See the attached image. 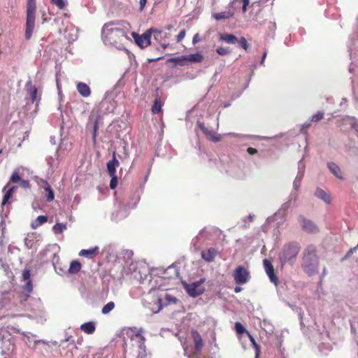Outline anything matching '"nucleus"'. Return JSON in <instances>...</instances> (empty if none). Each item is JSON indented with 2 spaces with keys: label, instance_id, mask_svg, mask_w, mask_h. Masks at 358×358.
Wrapping results in <instances>:
<instances>
[{
  "label": "nucleus",
  "instance_id": "obj_55",
  "mask_svg": "<svg viewBox=\"0 0 358 358\" xmlns=\"http://www.w3.org/2000/svg\"><path fill=\"white\" fill-rule=\"evenodd\" d=\"M292 205V203L289 201H287V202H285V203H283L281 206V209L283 210L284 211L287 210L289 208H290Z\"/></svg>",
  "mask_w": 358,
  "mask_h": 358
},
{
  "label": "nucleus",
  "instance_id": "obj_28",
  "mask_svg": "<svg viewBox=\"0 0 358 358\" xmlns=\"http://www.w3.org/2000/svg\"><path fill=\"white\" fill-rule=\"evenodd\" d=\"M21 180L22 179L19 175L18 171L15 170L10 178L9 182L3 187V192H4L6 189L10 182L17 183L20 182Z\"/></svg>",
  "mask_w": 358,
  "mask_h": 358
},
{
  "label": "nucleus",
  "instance_id": "obj_24",
  "mask_svg": "<svg viewBox=\"0 0 358 358\" xmlns=\"http://www.w3.org/2000/svg\"><path fill=\"white\" fill-rule=\"evenodd\" d=\"M185 59L186 64H187V62L199 63L203 60V56L201 54L197 52L195 54L185 55Z\"/></svg>",
  "mask_w": 358,
  "mask_h": 358
},
{
  "label": "nucleus",
  "instance_id": "obj_59",
  "mask_svg": "<svg viewBox=\"0 0 358 358\" xmlns=\"http://www.w3.org/2000/svg\"><path fill=\"white\" fill-rule=\"evenodd\" d=\"M229 135H231L233 136H236V137H238L240 138L241 139L243 140V139H245V137L244 136H241V135H239L238 134H234V133H229L228 134Z\"/></svg>",
  "mask_w": 358,
  "mask_h": 358
},
{
  "label": "nucleus",
  "instance_id": "obj_44",
  "mask_svg": "<svg viewBox=\"0 0 358 358\" xmlns=\"http://www.w3.org/2000/svg\"><path fill=\"white\" fill-rule=\"evenodd\" d=\"M306 165L303 162V159H301L298 163V173H301L302 176H304Z\"/></svg>",
  "mask_w": 358,
  "mask_h": 358
},
{
  "label": "nucleus",
  "instance_id": "obj_30",
  "mask_svg": "<svg viewBox=\"0 0 358 358\" xmlns=\"http://www.w3.org/2000/svg\"><path fill=\"white\" fill-rule=\"evenodd\" d=\"M48 221V217L45 215H39L37 217L36 220L31 223V227L33 229H36L39 226L45 223Z\"/></svg>",
  "mask_w": 358,
  "mask_h": 358
},
{
  "label": "nucleus",
  "instance_id": "obj_21",
  "mask_svg": "<svg viewBox=\"0 0 358 358\" xmlns=\"http://www.w3.org/2000/svg\"><path fill=\"white\" fill-rule=\"evenodd\" d=\"M26 90L29 92L31 96V102L34 103L37 101V89L35 86L32 85L31 81L29 80L26 84Z\"/></svg>",
  "mask_w": 358,
  "mask_h": 358
},
{
  "label": "nucleus",
  "instance_id": "obj_46",
  "mask_svg": "<svg viewBox=\"0 0 358 358\" xmlns=\"http://www.w3.org/2000/svg\"><path fill=\"white\" fill-rule=\"evenodd\" d=\"M216 52L220 55H229L230 53V50H229V48H222V47L218 48L216 50Z\"/></svg>",
  "mask_w": 358,
  "mask_h": 358
},
{
  "label": "nucleus",
  "instance_id": "obj_1",
  "mask_svg": "<svg viewBox=\"0 0 358 358\" xmlns=\"http://www.w3.org/2000/svg\"><path fill=\"white\" fill-rule=\"evenodd\" d=\"M102 40L104 44L117 47L126 38L125 31L120 24L110 22L103 25L102 28Z\"/></svg>",
  "mask_w": 358,
  "mask_h": 358
},
{
  "label": "nucleus",
  "instance_id": "obj_10",
  "mask_svg": "<svg viewBox=\"0 0 358 358\" xmlns=\"http://www.w3.org/2000/svg\"><path fill=\"white\" fill-rule=\"evenodd\" d=\"M177 301V299L173 296L167 293L165 294L164 299H157L154 302V306H157V308H151V310L152 313H159L161 310V306L162 304L169 305L171 303H176Z\"/></svg>",
  "mask_w": 358,
  "mask_h": 358
},
{
  "label": "nucleus",
  "instance_id": "obj_37",
  "mask_svg": "<svg viewBox=\"0 0 358 358\" xmlns=\"http://www.w3.org/2000/svg\"><path fill=\"white\" fill-rule=\"evenodd\" d=\"M47 192L46 199L48 202H50L55 199V194L50 187V185L44 189Z\"/></svg>",
  "mask_w": 358,
  "mask_h": 358
},
{
  "label": "nucleus",
  "instance_id": "obj_27",
  "mask_svg": "<svg viewBox=\"0 0 358 358\" xmlns=\"http://www.w3.org/2000/svg\"><path fill=\"white\" fill-rule=\"evenodd\" d=\"M152 33L154 34L155 40L159 42L168 37L167 33L163 32L162 30L157 29H154V30H152Z\"/></svg>",
  "mask_w": 358,
  "mask_h": 358
},
{
  "label": "nucleus",
  "instance_id": "obj_7",
  "mask_svg": "<svg viewBox=\"0 0 358 358\" xmlns=\"http://www.w3.org/2000/svg\"><path fill=\"white\" fill-rule=\"evenodd\" d=\"M298 221L302 230L308 234H316L319 229L317 226L310 220L306 218L303 215L298 217Z\"/></svg>",
  "mask_w": 358,
  "mask_h": 358
},
{
  "label": "nucleus",
  "instance_id": "obj_32",
  "mask_svg": "<svg viewBox=\"0 0 358 358\" xmlns=\"http://www.w3.org/2000/svg\"><path fill=\"white\" fill-rule=\"evenodd\" d=\"M67 228L66 224L64 223H57L52 227V230L55 234H60Z\"/></svg>",
  "mask_w": 358,
  "mask_h": 358
},
{
  "label": "nucleus",
  "instance_id": "obj_43",
  "mask_svg": "<svg viewBox=\"0 0 358 358\" xmlns=\"http://www.w3.org/2000/svg\"><path fill=\"white\" fill-rule=\"evenodd\" d=\"M141 338H143V341H141L138 338H136V339L134 341H136L137 346L140 349L144 350L145 348V338L142 335H141Z\"/></svg>",
  "mask_w": 358,
  "mask_h": 358
},
{
  "label": "nucleus",
  "instance_id": "obj_45",
  "mask_svg": "<svg viewBox=\"0 0 358 358\" xmlns=\"http://www.w3.org/2000/svg\"><path fill=\"white\" fill-rule=\"evenodd\" d=\"M324 117V113L321 112H317L315 115H313L311 117V122H318L321 120Z\"/></svg>",
  "mask_w": 358,
  "mask_h": 358
},
{
  "label": "nucleus",
  "instance_id": "obj_61",
  "mask_svg": "<svg viewBox=\"0 0 358 358\" xmlns=\"http://www.w3.org/2000/svg\"><path fill=\"white\" fill-rule=\"evenodd\" d=\"M266 57V52H265L263 54V55H262V59H261L260 64H262H262H264V60H265Z\"/></svg>",
  "mask_w": 358,
  "mask_h": 358
},
{
  "label": "nucleus",
  "instance_id": "obj_8",
  "mask_svg": "<svg viewBox=\"0 0 358 358\" xmlns=\"http://www.w3.org/2000/svg\"><path fill=\"white\" fill-rule=\"evenodd\" d=\"M239 1L238 0H233L231 1V3L229 4L226 10L223 12L213 13V17L216 20H226L229 19L231 17L234 16L235 13V6H236L237 3H238Z\"/></svg>",
  "mask_w": 358,
  "mask_h": 358
},
{
  "label": "nucleus",
  "instance_id": "obj_15",
  "mask_svg": "<svg viewBox=\"0 0 358 358\" xmlns=\"http://www.w3.org/2000/svg\"><path fill=\"white\" fill-rule=\"evenodd\" d=\"M191 335L194 342L195 350L196 352H200L203 347V339L200 334L198 331L193 329L191 331Z\"/></svg>",
  "mask_w": 358,
  "mask_h": 358
},
{
  "label": "nucleus",
  "instance_id": "obj_4",
  "mask_svg": "<svg viewBox=\"0 0 358 358\" xmlns=\"http://www.w3.org/2000/svg\"><path fill=\"white\" fill-rule=\"evenodd\" d=\"M36 2L35 0H28L27 6V19L25 38L29 40L31 38L35 27L36 19Z\"/></svg>",
  "mask_w": 358,
  "mask_h": 358
},
{
  "label": "nucleus",
  "instance_id": "obj_52",
  "mask_svg": "<svg viewBox=\"0 0 358 358\" xmlns=\"http://www.w3.org/2000/svg\"><path fill=\"white\" fill-rule=\"evenodd\" d=\"M185 34H186V31L185 29L180 31V33L178 34V35L177 36V41L178 42L181 41L185 38Z\"/></svg>",
  "mask_w": 358,
  "mask_h": 358
},
{
  "label": "nucleus",
  "instance_id": "obj_57",
  "mask_svg": "<svg viewBox=\"0 0 358 358\" xmlns=\"http://www.w3.org/2000/svg\"><path fill=\"white\" fill-rule=\"evenodd\" d=\"M146 2H147V0H140L139 3H140V10H143V8L146 4Z\"/></svg>",
  "mask_w": 358,
  "mask_h": 358
},
{
  "label": "nucleus",
  "instance_id": "obj_5",
  "mask_svg": "<svg viewBox=\"0 0 358 358\" xmlns=\"http://www.w3.org/2000/svg\"><path fill=\"white\" fill-rule=\"evenodd\" d=\"M232 276L238 285L246 284L250 278L248 269L243 266H238L234 270Z\"/></svg>",
  "mask_w": 358,
  "mask_h": 358
},
{
  "label": "nucleus",
  "instance_id": "obj_9",
  "mask_svg": "<svg viewBox=\"0 0 358 358\" xmlns=\"http://www.w3.org/2000/svg\"><path fill=\"white\" fill-rule=\"evenodd\" d=\"M141 329L138 330L136 327H127L122 329L121 336L122 337L125 344L127 339H130L133 341L136 339V338H138L141 341H143V338H141Z\"/></svg>",
  "mask_w": 358,
  "mask_h": 358
},
{
  "label": "nucleus",
  "instance_id": "obj_50",
  "mask_svg": "<svg viewBox=\"0 0 358 358\" xmlns=\"http://www.w3.org/2000/svg\"><path fill=\"white\" fill-rule=\"evenodd\" d=\"M24 290L27 293H30L32 290L31 281L30 280H27L26 285L24 286Z\"/></svg>",
  "mask_w": 358,
  "mask_h": 358
},
{
  "label": "nucleus",
  "instance_id": "obj_31",
  "mask_svg": "<svg viewBox=\"0 0 358 358\" xmlns=\"http://www.w3.org/2000/svg\"><path fill=\"white\" fill-rule=\"evenodd\" d=\"M303 178V176H302L301 173H297V175L293 182V187H292L293 189L299 190Z\"/></svg>",
  "mask_w": 358,
  "mask_h": 358
},
{
  "label": "nucleus",
  "instance_id": "obj_53",
  "mask_svg": "<svg viewBox=\"0 0 358 358\" xmlns=\"http://www.w3.org/2000/svg\"><path fill=\"white\" fill-rule=\"evenodd\" d=\"M22 278L24 280H30V272L29 270L24 269L22 273Z\"/></svg>",
  "mask_w": 358,
  "mask_h": 358
},
{
  "label": "nucleus",
  "instance_id": "obj_35",
  "mask_svg": "<svg viewBox=\"0 0 358 358\" xmlns=\"http://www.w3.org/2000/svg\"><path fill=\"white\" fill-rule=\"evenodd\" d=\"M162 102L159 99L157 98L155 100L154 104L152 107V111L154 114H157L160 112L162 108Z\"/></svg>",
  "mask_w": 358,
  "mask_h": 358
},
{
  "label": "nucleus",
  "instance_id": "obj_41",
  "mask_svg": "<svg viewBox=\"0 0 358 358\" xmlns=\"http://www.w3.org/2000/svg\"><path fill=\"white\" fill-rule=\"evenodd\" d=\"M236 43H238V45L245 50H247L249 47L248 43L244 37H241L240 39H238V42Z\"/></svg>",
  "mask_w": 358,
  "mask_h": 358
},
{
  "label": "nucleus",
  "instance_id": "obj_6",
  "mask_svg": "<svg viewBox=\"0 0 358 358\" xmlns=\"http://www.w3.org/2000/svg\"><path fill=\"white\" fill-rule=\"evenodd\" d=\"M152 30H154V28H150L141 36L135 32L131 33L136 43L141 48H145L150 45V38L152 34Z\"/></svg>",
  "mask_w": 358,
  "mask_h": 358
},
{
  "label": "nucleus",
  "instance_id": "obj_18",
  "mask_svg": "<svg viewBox=\"0 0 358 358\" xmlns=\"http://www.w3.org/2000/svg\"><path fill=\"white\" fill-rule=\"evenodd\" d=\"M78 93L83 97H88L91 94L90 87L85 83L79 82L76 85Z\"/></svg>",
  "mask_w": 358,
  "mask_h": 358
},
{
  "label": "nucleus",
  "instance_id": "obj_17",
  "mask_svg": "<svg viewBox=\"0 0 358 358\" xmlns=\"http://www.w3.org/2000/svg\"><path fill=\"white\" fill-rule=\"evenodd\" d=\"M327 167L335 177L339 180H343L341 169L337 164L333 162H329L327 163Z\"/></svg>",
  "mask_w": 358,
  "mask_h": 358
},
{
  "label": "nucleus",
  "instance_id": "obj_51",
  "mask_svg": "<svg viewBox=\"0 0 358 358\" xmlns=\"http://www.w3.org/2000/svg\"><path fill=\"white\" fill-rule=\"evenodd\" d=\"M20 185L22 188L27 189L30 187L29 181L27 180H21L20 182Z\"/></svg>",
  "mask_w": 358,
  "mask_h": 358
},
{
  "label": "nucleus",
  "instance_id": "obj_48",
  "mask_svg": "<svg viewBox=\"0 0 358 358\" xmlns=\"http://www.w3.org/2000/svg\"><path fill=\"white\" fill-rule=\"evenodd\" d=\"M235 329L238 334H242L245 331L244 327L240 322H236Z\"/></svg>",
  "mask_w": 358,
  "mask_h": 358
},
{
  "label": "nucleus",
  "instance_id": "obj_26",
  "mask_svg": "<svg viewBox=\"0 0 358 358\" xmlns=\"http://www.w3.org/2000/svg\"><path fill=\"white\" fill-rule=\"evenodd\" d=\"M81 268V264L78 260H73L71 262L69 273L71 274L77 273Z\"/></svg>",
  "mask_w": 358,
  "mask_h": 358
},
{
  "label": "nucleus",
  "instance_id": "obj_47",
  "mask_svg": "<svg viewBox=\"0 0 358 358\" xmlns=\"http://www.w3.org/2000/svg\"><path fill=\"white\" fill-rule=\"evenodd\" d=\"M64 342H69V344L72 345L73 348L75 349H77V347L76 345V343H75V341L72 338V336H68L67 338H66L64 340H62L61 341V345H62V343H64Z\"/></svg>",
  "mask_w": 358,
  "mask_h": 358
},
{
  "label": "nucleus",
  "instance_id": "obj_3",
  "mask_svg": "<svg viewBox=\"0 0 358 358\" xmlns=\"http://www.w3.org/2000/svg\"><path fill=\"white\" fill-rule=\"evenodd\" d=\"M300 247L296 243L285 244L279 254V259L282 266L286 264L292 265L295 262Z\"/></svg>",
  "mask_w": 358,
  "mask_h": 358
},
{
  "label": "nucleus",
  "instance_id": "obj_54",
  "mask_svg": "<svg viewBox=\"0 0 358 358\" xmlns=\"http://www.w3.org/2000/svg\"><path fill=\"white\" fill-rule=\"evenodd\" d=\"M98 130V123L96 121H95L94 122V126H93V133H92V138H93V140L95 141V138H96V131Z\"/></svg>",
  "mask_w": 358,
  "mask_h": 358
},
{
  "label": "nucleus",
  "instance_id": "obj_56",
  "mask_svg": "<svg viewBox=\"0 0 358 358\" xmlns=\"http://www.w3.org/2000/svg\"><path fill=\"white\" fill-rule=\"evenodd\" d=\"M247 151L250 155H255L257 152V150L253 148H248Z\"/></svg>",
  "mask_w": 358,
  "mask_h": 358
},
{
  "label": "nucleus",
  "instance_id": "obj_60",
  "mask_svg": "<svg viewBox=\"0 0 358 358\" xmlns=\"http://www.w3.org/2000/svg\"><path fill=\"white\" fill-rule=\"evenodd\" d=\"M358 248V245L353 248H351L347 253V256L352 255Z\"/></svg>",
  "mask_w": 358,
  "mask_h": 358
},
{
  "label": "nucleus",
  "instance_id": "obj_16",
  "mask_svg": "<svg viewBox=\"0 0 358 358\" xmlns=\"http://www.w3.org/2000/svg\"><path fill=\"white\" fill-rule=\"evenodd\" d=\"M120 162L116 159L115 152L113 154V159L107 163V170L110 176L116 175V168L119 166Z\"/></svg>",
  "mask_w": 358,
  "mask_h": 358
},
{
  "label": "nucleus",
  "instance_id": "obj_64",
  "mask_svg": "<svg viewBox=\"0 0 358 358\" xmlns=\"http://www.w3.org/2000/svg\"><path fill=\"white\" fill-rule=\"evenodd\" d=\"M168 45H169V44H168V43H162V44H161V46H162V48L164 50H165V49L167 48V46H168Z\"/></svg>",
  "mask_w": 358,
  "mask_h": 358
},
{
  "label": "nucleus",
  "instance_id": "obj_23",
  "mask_svg": "<svg viewBox=\"0 0 358 358\" xmlns=\"http://www.w3.org/2000/svg\"><path fill=\"white\" fill-rule=\"evenodd\" d=\"M220 40L228 44H236L238 42V38L230 34H221L220 36Z\"/></svg>",
  "mask_w": 358,
  "mask_h": 358
},
{
  "label": "nucleus",
  "instance_id": "obj_12",
  "mask_svg": "<svg viewBox=\"0 0 358 358\" xmlns=\"http://www.w3.org/2000/svg\"><path fill=\"white\" fill-rule=\"evenodd\" d=\"M263 264L264 270L267 275L268 276L271 282L276 285L278 282V278L275 273V271L271 262L269 260L265 259L263 261Z\"/></svg>",
  "mask_w": 358,
  "mask_h": 358
},
{
  "label": "nucleus",
  "instance_id": "obj_42",
  "mask_svg": "<svg viewBox=\"0 0 358 358\" xmlns=\"http://www.w3.org/2000/svg\"><path fill=\"white\" fill-rule=\"evenodd\" d=\"M250 341L253 348L255 349L256 356L258 357L260 354V346L256 343L255 338L250 336Z\"/></svg>",
  "mask_w": 358,
  "mask_h": 358
},
{
  "label": "nucleus",
  "instance_id": "obj_22",
  "mask_svg": "<svg viewBox=\"0 0 358 358\" xmlns=\"http://www.w3.org/2000/svg\"><path fill=\"white\" fill-rule=\"evenodd\" d=\"M80 329L87 334H92L95 331L96 323L94 322H88L80 325Z\"/></svg>",
  "mask_w": 358,
  "mask_h": 358
},
{
  "label": "nucleus",
  "instance_id": "obj_36",
  "mask_svg": "<svg viewBox=\"0 0 358 358\" xmlns=\"http://www.w3.org/2000/svg\"><path fill=\"white\" fill-rule=\"evenodd\" d=\"M51 3L59 9H64L67 4V0H51Z\"/></svg>",
  "mask_w": 358,
  "mask_h": 358
},
{
  "label": "nucleus",
  "instance_id": "obj_33",
  "mask_svg": "<svg viewBox=\"0 0 358 358\" xmlns=\"http://www.w3.org/2000/svg\"><path fill=\"white\" fill-rule=\"evenodd\" d=\"M185 56L178 57H172L168 59L169 62H173L180 66H184L186 64L185 63Z\"/></svg>",
  "mask_w": 358,
  "mask_h": 358
},
{
  "label": "nucleus",
  "instance_id": "obj_13",
  "mask_svg": "<svg viewBox=\"0 0 358 358\" xmlns=\"http://www.w3.org/2000/svg\"><path fill=\"white\" fill-rule=\"evenodd\" d=\"M197 127L203 131L207 138L210 139L213 142H219L221 138L216 134V133L212 130L206 128L203 123L198 122Z\"/></svg>",
  "mask_w": 358,
  "mask_h": 358
},
{
  "label": "nucleus",
  "instance_id": "obj_38",
  "mask_svg": "<svg viewBox=\"0 0 358 358\" xmlns=\"http://www.w3.org/2000/svg\"><path fill=\"white\" fill-rule=\"evenodd\" d=\"M114 307L115 303L113 301H110L103 307L101 313H108L113 310Z\"/></svg>",
  "mask_w": 358,
  "mask_h": 358
},
{
  "label": "nucleus",
  "instance_id": "obj_62",
  "mask_svg": "<svg viewBox=\"0 0 358 358\" xmlns=\"http://www.w3.org/2000/svg\"><path fill=\"white\" fill-rule=\"evenodd\" d=\"M242 290V288L239 286H236L235 288H234V292L236 293H238V292H240Z\"/></svg>",
  "mask_w": 358,
  "mask_h": 358
},
{
  "label": "nucleus",
  "instance_id": "obj_58",
  "mask_svg": "<svg viewBox=\"0 0 358 358\" xmlns=\"http://www.w3.org/2000/svg\"><path fill=\"white\" fill-rule=\"evenodd\" d=\"M199 41V34H196L192 38V43L196 44Z\"/></svg>",
  "mask_w": 358,
  "mask_h": 358
},
{
  "label": "nucleus",
  "instance_id": "obj_40",
  "mask_svg": "<svg viewBox=\"0 0 358 358\" xmlns=\"http://www.w3.org/2000/svg\"><path fill=\"white\" fill-rule=\"evenodd\" d=\"M35 180L37 182L38 185L43 189H45L46 187L50 186L48 182L43 179L36 178Z\"/></svg>",
  "mask_w": 358,
  "mask_h": 358
},
{
  "label": "nucleus",
  "instance_id": "obj_14",
  "mask_svg": "<svg viewBox=\"0 0 358 358\" xmlns=\"http://www.w3.org/2000/svg\"><path fill=\"white\" fill-rule=\"evenodd\" d=\"M218 254L217 249L210 248L201 251V258L206 262H213Z\"/></svg>",
  "mask_w": 358,
  "mask_h": 358
},
{
  "label": "nucleus",
  "instance_id": "obj_25",
  "mask_svg": "<svg viewBox=\"0 0 358 358\" xmlns=\"http://www.w3.org/2000/svg\"><path fill=\"white\" fill-rule=\"evenodd\" d=\"M13 296V294L10 292H5L2 294L0 299V309H2L10 301Z\"/></svg>",
  "mask_w": 358,
  "mask_h": 358
},
{
  "label": "nucleus",
  "instance_id": "obj_11",
  "mask_svg": "<svg viewBox=\"0 0 358 358\" xmlns=\"http://www.w3.org/2000/svg\"><path fill=\"white\" fill-rule=\"evenodd\" d=\"M202 282L203 280H200L187 285L185 286V289L188 294L194 297L201 294L204 290L201 285Z\"/></svg>",
  "mask_w": 358,
  "mask_h": 358
},
{
  "label": "nucleus",
  "instance_id": "obj_39",
  "mask_svg": "<svg viewBox=\"0 0 358 358\" xmlns=\"http://www.w3.org/2000/svg\"><path fill=\"white\" fill-rule=\"evenodd\" d=\"M298 195L299 190L292 189L289 194L288 201H290L291 203H292V201L295 202L298 199Z\"/></svg>",
  "mask_w": 358,
  "mask_h": 358
},
{
  "label": "nucleus",
  "instance_id": "obj_2",
  "mask_svg": "<svg viewBox=\"0 0 358 358\" xmlns=\"http://www.w3.org/2000/svg\"><path fill=\"white\" fill-rule=\"evenodd\" d=\"M319 258L316 254V248L308 245L303 252L301 267L308 275L318 272Z\"/></svg>",
  "mask_w": 358,
  "mask_h": 358
},
{
  "label": "nucleus",
  "instance_id": "obj_29",
  "mask_svg": "<svg viewBox=\"0 0 358 358\" xmlns=\"http://www.w3.org/2000/svg\"><path fill=\"white\" fill-rule=\"evenodd\" d=\"M17 189V187L16 186H13L11 187H10L5 193L4 196H3V201H2V206H4L6 204V203L9 201V199H10V197L12 196L13 194L14 193V192Z\"/></svg>",
  "mask_w": 358,
  "mask_h": 358
},
{
  "label": "nucleus",
  "instance_id": "obj_19",
  "mask_svg": "<svg viewBox=\"0 0 358 358\" xmlns=\"http://www.w3.org/2000/svg\"><path fill=\"white\" fill-rule=\"evenodd\" d=\"M99 252V248L98 246H95L94 248H91L90 249H83L79 252V255L81 257H85L87 258H92L94 256L96 255Z\"/></svg>",
  "mask_w": 358,
  "mask_h": 358
},
{
  "label": "nucleus",
  "instance_id": "obj_34",
  "mask_svg": "<svg viewBox=\"0 0 358 358\" xmlns=\"http://www.w3.org/2000/svg\"><path fill=\"white\" fill-rule=\"evenodd\" d=\"M34 241V237L33 234H28L24 240L26 248L30 249L32 248Z\"/></svg>",
  "mask_w": 358,
  "mask_h": 358
},
{
  "label": "nucleus",
  "instance_id": "obj_49",
  "mask_svg": "<svg viewBox=\"0 0 358 358\" xmlns=\"http://www.w3.org/2000/svg\"><path fill=\"white\" fill-rule=\"evenodd\" d=\"M110 177H111V180L110 181V189H114L116 188V187L117 185V178L116 175H115L113 176H110Z\"/></svg>",
  "mask_w": 358,
  "mask_h": 358
},
{
  "label": "nucleus",
  "instance_id": "obj_63",
  "mask_svg": "<svg viewBox=\"0 0 358 358\" xmlns=\"http://www.w3.org/2000/svg\"><path fill=\"white\" fill-rule=\"evenodd\" d=\"M310 126V122H306V123L303 125V128H308Z\"/></svg>",
  "mask_w": 358,
  "mask_h": 358
},
{
  "label": "nucleus",
  "instance_id": "obj_20",
  "mask_svg": "<svg viewBox=\"0 0 358 358\" xmlns=\"http://www.w3.org/2000/svg\"><path fill=\"white\" fill-rule=\"evenodd\" d=\"M315 196L319 199L322 200L326 203H330L331 201V197L330 194L320 188L316 189Z\"/></svg>",
  "mask_w": 358,
  "mask_h": 358
}]
</instances>
